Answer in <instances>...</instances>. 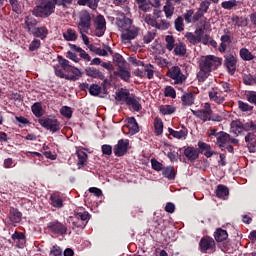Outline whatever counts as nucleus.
I'll list each match as a JSON object with an SVG mask.
<instances>
[{"label": "nucleus", "mask_w": 256, "mask_h": 256, "mask_svg": "<svg viewBox=\"0 0 256 256\" xmlns=\"http://www.w3.org/2000/svg\"><path fill=\"white\" fill-rule=\"evenodd\" d=\"M223 59L215 55L202 56L198 61L199 72L197 73L198 83H205L209 79L212 71H217L221 67Z\"/></svg>", "instance_id": "nucleus-1"}, {"label": "nucleus", "mask_w": 256, "mask_h": 256, "mask_svg": "<svg viewBox=\"0 0 256 256\" xmlns=\"http://www.w3.org/2000/svg\"><path fill=\"white\" fill-rule=\"evenodd\" d=\"M91 220V214L85 208H76L74 214L68 218V223H71L72 230L79 233L87 227V223Z\"/></svg>", "instance_id": "nucleus-2"}, {"label": "nucleus", "mask_w": 256, "mask_h": 256, "mask_svg": "<svg viewBox=\"0 0 256 256\" xmlns=\"http://www.w3.org/2000/svg\"><path fill=\"white\" fill-rule=\"evenodd\" d=\"M55 7H57L55 0H39L32 11V15L41 19H47L55 13Z\"/></svg>", "instance_id": "nucleus-3"}, {"label": "nucleus", "mask_w": 256, "mask_h": 256, "mask_svg": "<svg viewBox=\"0 0 256 256\" xmlns=\"http://www.w3.org/2000/svg\"><path fill=\"white\" fill-rule=\"evenodd\" d=\"M191 112L194 117H197V119H200L203 123H207V121H217L218 123H221V121H223L221 115L213 113L210 103H205L202 109L191 110Z\"/></svg>", "instance_id": "nucleus-4"}, {"label": "nucleus", "mask_w": 256, "mask_h": 256, "mask_svg": "<svg viewBox=\"0 0 256 256\" xmlns=\"http://www.w3.org/2000/svg\"><path fill=\"white\" fill-rule=\"evenodd\" d=\"M38 123L50 133H59L61 131V122L55 117H41L38 119Z\"/></svg>", "instance_id": "nucleus-5"}, {"label": "nucleus", "mask_w": 256, "mask_h": 256, "mask_svg": "<svg viewBox=\"0 0 256 256\" xmlns=\"http://www.w3.org/2000/svg\"><path fill=\"white\" fill-rule=\"evenodd\" d=\"M167 77L173 79L175 85H183L187 81V76L183 74L179 66H172L167 72Z\"/></svg>", "instance_id": "nucleus-6"}, {"label": "nucleus", "mask_w": 256, "mask_h": 256, "mask_svg": "<svg viewBox=\"0 0 256 256\" xmlns=\"http://www.w3.org/2000/svg\"><path fill=\"white\" fill-rule=\"evenodd\" d=\"M199 249L201 253H215L217 251L215 240L209 236L202 237L199 242Z\"/></svg>", "instance_id": "nucleus-7"}, {"label": "nucleus", "mask_w": 256, "mask_h": 256, "mask_svg": "<svg viewBox=\"0 0 256 256\" xmlns=\"http://www.w3.org/2000/svg\"><path fill=\"white\" fill-rule=\"evenodd\" d=\"M47 229L52 235H58V237H63L67 235V227L65 224L61 223L59 220L51 221L47 224Z\"/></svg>", "instance_id": "nucleus-8"}, {"label": "nucleus", "mask_w": 256, "mask_h": 256, "mask_svg": "<svg viewBox=\"0 0 256 256\" xmlns=\"http://www.w3.org/2000/svg\"><path fill=\"white\" fill-rule=\"evenodd\" d=\"M78 29L79 33H89V29H91V14L89 12L84 11L80 14Z\"/></svg>", "instance_id": "nucleus-9"}, {"label": "nucleus", "mask_w": 256, "mask_h": 256, "mask_svg": "<svg viewBox=\"0 0 256 256\" xmlns=\"http://www.w3.org/2000/svg\"><path fill=\"white\" fill-rule=\"evenodd\" d=\"M94 27H95V36L103 37L105 35V31H107V21L105 20V16L99 14L94 19Z\"/></svg>", "instance_id": "nucleus-10"}, {"label": "nucleus", "mask_w": 256, "mask_h": 256, "mask_svg": "<svg viewBox=\"0 0 256 256\" xmlns=\"http://www.w3.org/2000/svg\"><path fill=\"white\" fill-rule=\"evenodd\" d=\"M140 31L141 29L139 27L132 25L122 32L121 39L125 43H130L133 39H137V37H139Z\"/></svg>", "instance_id": "nucleus-11"}, {"label": "nucleus", "mask_w": 256, "mask_h": 256, "mask_svg": "<svg viewBox=\"0 0 256 256\" xmlns=\"http://www.w3.org/2000/svg\"><path fill=\"white\" fill-rule=\"evenodd\" d=\"M224 65L229 75H235V71H237V57H235L233 54L225 55Z\"/></svg>", "instance_id": "nucleus-12"}, {"label": "nucleus", "mask_w": 256, "mask_h": 256, "mask_svg": "<svg viewBox=\"0 0 256 256\" xmlns=\"http://www.w3.org/2000/svg\"><path fill=\"white\" fill-rule=\"evenodd\" d=\"M129 149V140L120 139L114 146V155L116 157H123Z\"/></svg>", "instance_id": "nucleus-13"}, {"label": "nucleus", "mask_w": 256, "mask_h": 256, "mask_svg": "<svg viewBox=\"0 0 256 256\" xmlns=\"http://www.w3.org/2000/svg\"><path fill=\"white\" fill-rule=\"evenodd\" d=\"M116 25L123 33V31H126V29L130 28L133 25V20H131V18H127L125 14H121L116 18Z\"/></svg>", "instance_id": "nucleus-14"}, {"label": "nucleus", "mask_w": 256, "mask_h": 256, "mask_svg": "<svg viewBox=\"0 0 256 256\" xmlns=\"http://www.w3.org/2000/svg\"><path fill=\"white\" fill-rule=\"evenodd\" d=\"M229 140H231V135L227 132L220 131L216 135V145H218L221 151H225V145L229 143Z\"/></svg>", "instance_id": "nucleus-15"}, {"label": "nucleus", "mask_w": 256, "mask_h": 256, "mask_svg": "<svg viewBox=\"0 0 256 256\" xmlns=\"http://www.w3.org/2000/svg\"><path fill=\"white\" fill-rule=\"evenodd\" d=\"M224 35L221 36L220 38V46L218 48V51L220 53H225L227 51V45H231V36H229V29H224Z\"/></svg>", "instance_id": "nucleus-16"}, {"label": "nucleus", "mask_w": 256, "mask_h": 256, "mask_svg": "<svg viewBox=\"0 0 256 256\" xmlns=\"http://www.w3.org/2000/svg\"><path fill=\"white\" fill-rule=\"evenodd\" d=\"M85 73L87 77H91L92 79H99L100 81L105 79V73L95 67H86Z\"/></svg>", "instance_id": "nucleus-17"}, {"label": "nucleus", "mask_w": 256, "mask_h": 256, "mask_svg": "<svg viewBox=\"0 0 256 256\" xmlns=\"http://www.w3.org/2000/svg\"><path fill=\"white\" fill-rule=\"evenodd\" d=\"M24 23L26 26V31H28V33L30 35H33V33L35 32V29H37V19H35L32 16H26L24 18Z\"/></svg>", "instance_id": "nucleus-18"}, {"label": "nucleus", "mask_w": 256, "mask_h": 256, "mask_svg": "<svg viewBox=\"0 0 256 256\" xmlns=\"http://www.w3.org/2000/svg\"><path fill=\"white\" fill-rule=\"evenodd\" d=\"M114 75L116 77H120V79H122V81H125L126 83H129V81H131V72L123 66L118 67L117 71L114 72Z\"/></svg>", "instance_id": "nucleus-19"}, {"label": "nucleus", "mask_w": 256, "mask_h": 256, "mask_svg": "<svg viewBox=\"0 0 256 256\" xmlns=\"http://www.w3.org/2000/svg\"><path fill=\"white\" fill-rule=\"evenodd\" d=\"M184 155L188 161L193 163L194 161H197V158L199 157V150L193 146H188L184 149Z\"/></svg>", "instance_id": "nucleus-20"}, {"label": "nucleus", "mask_w": 256, "mask_h": 256, "mask_svg": "<svg viewBox=\"0 0 256 256\" xmlns=\"http://www.w3.org/2000/svg\"><path fill=\"white\" fill-rule=\"evenodd\" d=\"M245 142L247 143L249 152L256 153V135L254 133L249 132L245 136Z\"/></svg>", "instance_id": "nucleus-21"}, {"label": "nucleus", "mask_w": 256, "mask_h": 256, "mask_svg": "<svg viewBox=\"0 0 256 256\" xmlns=\"http://www.w3.org/2000/svg\"><path fill=\"white\" fill-rule=\"evenodd\" d=\"M182 107H191L195 104V94L193 92H185L181 96Z\"/></svg>", "instance_id": "nucleus-22"}, {"label": "nucleus", "mask_w": 256, "mask_h": 256, "mask_svg": "<svg viewBox=\"0 0 256 256\" xmlns=\"http://www.w3.org/2000/svg\"><path fill=\"white\" fill-rule=\"evenodd\" d=\"M32 35L33 37L44 41V39H47V35H49V29H47L46 26L36 27L34 32H32Z\"/></svg>", "instance_id": "nucleus-23"}, {"label": "nucleus", "mask_w": 256, "mask_h": 256, "mask_svg": "<svg viewBox=\"0 0 256 256\" xmlns=\"http://www.w3.org/2000/svg\"><path fill=\"white\" fill-rule=\"evenodd\" d=\"M208 97L210 101H214V103H217V105H223V103H225V96L219 95V92H217L215 88H212V90L208 93Z\"/></svg>", "instance_id": "nucleus-24"}, {"label": "nucleus", "mask_w": 256, "mask_h": 256, "mask_svg": "<svg viewBox=\"0 0 256 256\" xmlns=\"http://www.w3.org/2000/svg\"><path fill=\"white\" fill-rule=\"evenodd\" d=\"M216 197L223 199V201L229 199V188L223 184L218 185L216 188Z\"/></svg>", "instance_id": "nucleus-25"}, {"label": "nucleus", "mask_w": 256, "mask_h": 256, "mask_svg": "<svg viewBox=\"0 0 256 256\" xmlns=\"http://www.w3.org/2000/svg\"><path fill=\"white\" fill-rule=\"evenodd\" d=\"M11 223H21L23 214L17 208H10L8 215Z\"/></svg>", "instance_id": "nucleus-26"}, {"label": "nucleus", "mask_w": 256, "mask_h": 256, "mask_svg": "<svg viewBox=\"0 0 256 256\" xmlns=\"http://www.w3.org/2000/svg\"><path fill=\"white\" fill-rule=\"evenodd\" d=\"M162 175L169 181H174L175 177H177V172L175 171V167L166 166L162 168Z\"/></svg>", "instance_id": "nucleus-27"}, {"label": "nucleus", "mask_w": 256, "mask_h": 256, "mask_svg": "<svg viewBox=\"0 0 256 256\" xmlns=\"http://www.w3.org/2000/svg\"><path fill=\"white\" fill-rule=\"evenodd\" d=\"M11 239L17 243L18 249H23L25 245V234L23 232H14L11 236Z\"/></svg>", "instance_id": "nucleus-28"}, {"label": "nucleus", "mask_w": 256, "mask_h": 256, "mask_svg": "<svg viewBox=\"0 0 256 256\" xmlns=\"http://www.w3.org/2000/svg\"><path fill=\"white\" fill-rule=\"evenodd\" d=\"M169 135L174 137V139H183V137H187L189 135V130L182 126V129L180 131H176L173 128H168Z\"/></svg>", "instance_id": "nucleus-29"}, {"label": "nucleus", "mask_w": 256, "mask_h": 256, "mask_svg": "<svg viewBox=\"0 0 256 256\" xmlns=\"http://www.w3.org/2000/svg\"><path fill=\"white\" fill-rule=\"evenodd\" d=\"M131 97V92L127 89H121L120 91L116 92L115 99L120 103H127Z\"/></svg>", "instance_id": "nucleus-30"}, {"label": "nucleus", "mask_w": 256, "mask_h": 256, "mask_svg": "<svg viewBox=\"0 0 256 256\" xmlns=\"http://www.w3.org/2000/svg\"><path fill=\"white\" fill-rule=\"evenodd\" d=\"M76 155L78 157V162H77V166L80 169H83V167H85V165H87V159H89V155L84 152V151H77Z\"/></svg>", "instance_id": "nucleus-31"}, {"label": "nucleus", "mask_w": 256, "mask_h": 256, "mask_svg": "<svg viewBox=\"0 0 256 256\" xmlns=\"http://www.w3.org/2000/svg\"><path fill=\"white\" fill-rule=\"evenodd\" d=\"M229 234L227 233V230H224L223 228H218L214 232V238L217 243H222V241H226L228 239Z\"/></svg>", "instance_id": "nucleus-32"}, {"label": "nucleus", "mask_w": 256, "mask_h": 256, "mask_svg": "<svg viewBox=\"0 0 256 256\" xmlns=\"http://www.w3.org/2000/svg\"><path fill=\"white\" fill-rule=\"evenodd\" d=\"M127 127L131 135H137V133H139V124L137 123V119H135V117L128 118Z\"/></svg>", "instance_id": "nucleus-33"}, {"label": "nucleus", "mask_w": 256, "mask_h": 256, "mask_svg": "<svg viewBox=\"0 0 256 256\" xmlns=\"http://www.w3.org/2000/svg\"><path fill=\"white\" fill-rule=\"evenodd\" d=\"M50 201L52 207H55L56 209L63 208V198L59 194H52L50 196Z\"/></svg>", "instance_id": "nucleus-34"}, {"label": "nucleus", "mask_w": 256, "mask_h": 256, "mask_svg": "<svg viewBox=\"0 0 256 256\" xmlns=\"http://www.w3.org/2000/svg\"><path fill=\"white\" fill-rule=\"evenodd\" d=\"M174 53L178 57H185L187 55V46L183 42H179L174 46Z\"/></svg>", "instance_id": "nucleus-35"}, {"label": "nucleus", "mask_w": 256, "mask_h": 256, "mask_svg": "<svg viewBox=\"0 0 256 256\" xmlns=\"http://www.w3.org/2000/svg\"><path fill=\"white\" fill-rule=\"evenodd\" d=\"M231 130L235 135H241L243 133V122L241 120H233L231 122Z\"/></svg>", "instance_id": "nucleus-36"}, {"label": "nucleus", "mask_w": 256, "mask_h": 256, "mask_svg": "<svg viewBox=\"0 0 256 256\" xmlns=\"http://www.w3.org/2000/svg\"><path fill=\"white\" fill-rule=\"evenodd\" d=\"M154 133L156 137L163 135V120L159 117L154 119Z\"/></svg>", "instance_id": "nucleus-37"}, {"label": "nucleus", "mask_w": 256, "mask_h": 256, "mask_svg": "<svg viewBox=\"0 0 256 256\" xmlns=\"http://www.w3.org/2000/svg\"><path fill=\"white\" fill-rule=\"evenodd\" d=\"M31 111L33 115H35V117H37L38 119L41 118L42 115H44L43 105L41 104V102H35L31 106Z\"/></svg>", "instance_id": "nucleus-38"}, {"label": "nucleus", "mask_w": 256, "mask_h": 256, "mask_svg": "<svg viewBox=\"0 0 256 256\" xmlns=\"http://www.w3.org/2000/svg\"><path fill=\"white\" fill-rule=\"evenodd\" d=\"M159 111L162 115H173L177 111V108L173 105H161Z\"/></svg>", "instance_id": "nucleus-39"}, {"label": "nucleus", "mask_w": 256, "mask_h": 256, "mask_svg": "<svg viewBox=\"0 0 256 256\" xmlns=\"http://www.w3.org/2000/svg\"><path fill=\"white\" fill-rule=\"evenodd\" d=\"M239 53L243 61H253V59H255L253 53H251L247 48H241Z\"/></svg>", "instance_id": "nucleus-40"}, {"label": "nucleus", "mask_w": 256, "mask_h": 256, "mask_svg": "<svg viewBox=\"0 0 256 256\" xmlns=\"http://www.w3.org/2000/svg\"><path fill=\"white\" fill-rule=\"evenodd\" d=\"M126 105H128V107H132L134 111H141L142 109L141 103L138 102L135 96H130V99L128 102H126Z\"/></svg>", "instance_id": "nucleus-41"}, {"label": "nucleus", "mask_w": 256, "mask_h": 256, "mask_svg": "<svg viewBox=\"0 0 256 256\" xmlns=\"http://www.w3.org/2000/svg\"><path fill=\"white\" fill-rule=\"evenodd\" d=\"M239 5H241V3L237 0H228L221 3V7L227 11H231L234 7H239Z\"/></svg>", "instance_id": "nucleus-42"}, {"label": "nucleus", "mask_w": 256, "mask_h": 256, "mask_svg": "<svg viewBox=\"0 0 256 256\" xmlns=\"http://www.w3.org/2000/svg\"><path fill=\"white\" fill-rule=\"evenodd\" d=\"M144 23L150 25V27H154V29L160 28L159 22H157V18L153 17L151 14H147L144 17Z\"/></svg>", "instance_id": "nucleus-43"}, {"label": "nucleus", "mask_w": 256, "mask_h": 256, "mask_svg": "<svg viewBox=\"0 0 256 256\" xmlns=\"http://www.w3.org/2000/svg\"><path fill=\"white\" fill-rule=\"evenodd\" d=\"M62 35L65 41H77V32L71 28L67 29L66 32H63Z\"/></svg>", "instance_id": "nucleus-44"}, {"label": "nucleus", "mask_w": 256, "mask_h": 256, "mask_svg": "<svg viewBox=\"0 0 256 256\" xmlns=\"http://www.w3.org/2000/svg\"><path fill=\"white\" fill-rule=\"evenodd\" d=\"M174 27L176 31L181 33V31H185V23L183 22V16H178L174 21Z\"/></svg>", "instance_id": "nucleus-45"}, {"label": "nucleus", "mask_w": 256, "mask_h": 256, "mask_svg": "<svg viewBox=\"0 0 256 256\" xmlns=\"http://www.w3.org/2000/svg\"><path fill=\"white\" fill-rule=\"evenodd\" d=\"M58 63L61 65L63 71L66 72L71 71V68L73 67L69 64V60L63 58V56H58Z\"/></svg>", "instance_id": "nucleus-46"}, {"label": "nucleus", "mask_w": 256, "mask_h": 256, "mask_svg": "<svg viewBox=\"0 0 256 256\" xmlns=\"http://www.w3.org/2000/svg\"><path fill=\"white\" fill-rule=\"evenodd\" d=\"M101 91H103V88H101L99 84H91L89 87V93L93 97H98V95H101Z\"/></svg>", "instance_id": "nucleus-47"}, {"label": "nucleus", "mask_w": 256, "mask_h": 256, "mask_svg": "<svg viewBox=\"0 0 256 256\" xmlns=\"http://www.w3.org/2000/svg\"><path fill=\"white\" fill-rule=\"evenodd\" d=\"M112 57H113V62L115 63V65H117L118 68L124 67L126 61H125V58L121 56V54L115 53Z\"/></svg>", "instance_id": "nucleus-48"}, {"label": "nucleus", "mask_w": 256, "mask_h": 256, "mask_svg": "<svg viewBox=\"0 0 256 256\" xmlns=\"http://www.w3.org/2000/svg\"><path fill=\"white\" fill-rule=\"evenodd\" d=\"M165 41H166V49L168 51H171L172 49H175V37H173V35H167L165 37Z\"/></svg>", "instance_id": "nucleus-49"}, {"label": "nucleus", "mask_w": 256, "mask_h": 256, "mask_svg": "<svg viewBox=\"0 0 256 256\" xmlns=\"http://www.w3.org/2000/svg\"><path fill=\"white\" fill-rule=\"evenodd\" d=\"M9 3L14 13H17V15H21V13H23V10L21 9V4H19V0H9Z\"/></svg>", "instance_id": "nucleus-50"}, {"label": "nucleus", "mask_w": 256, "mask_h": 256, "mask_svg": "<svg viewBox=\"0 0 256 256\" xmlns=\"http://www.w3.org/2000/svg\"><path fill=\"white\" fill-rule=\"evenodd\" d=\"M56 7H62V9H69L73 5V0H54Z\"/></svg>", "instance_id": "nucleus-51"}, {"label": "nucleus", "mask_w": 256, "mask_h": 256, "mask_svg": "<svg viewBox=\"0 0 256 256\" xmlns=\"http://www.w3.org/2000/svg\"><path fill=\"white\" fill-rule=\"evenodd\" d=\"M145 77H147V79H153L154 75H155V71L153 69H155V66H153L152 64H145Z\"/></svg>", "instance_id": "nucleus-52"}, {"label": "nucleus", "mask_w": 256, "mask_h": 256, "mask_svg": "<svg viewBox=\"0 0 256 256\" xmlns=\"http://www.w3.org/2000/svg\"><path fill=\"white\" fill-rule=\"evenodd\" d=\"M15 125H18V127H25V125H29V119L23 117V116H15Z\"/></svg>", "instance_id": "nucleus-53"}, {"label": "nucleus", "mask_w": 256, "mask_h": 256, "mask_svg": "<svg viewBox=\"0 0 256 256\" xmlns=\"http://www.w3.org/2000/svg\"><path fill=\"white\" fill-rule=\"evenodd\" d=\"M157 35V31L156 30H152L147 32L146 35H144L143 37V41L146 45H149V43H151V41H153V39H155V36Z\"/></svg>", "instance_id": "nucleus-54"}, {"label": "nucleus", "mask_w": 256, "mask_h": 256, "mask_svg": "<svg viewBox=\"0 0 256 256\" xmlns=\"http://www.w3.org/2000/svg\"><path fill=\"white\" fill-rule=\"evenodd\" d=\"M60 113L63 117H66V119H71V117H73V110H71V107L69 106H63L60 109Z\"/></svg>", "instance_id": "nucleus-55"}, {"label": "nucleus", "mask_w": 256, "mask_h": 256, "mask_svg": "<svg viewBox=\"0 0 256 256\" xmlns=\"http://www.w3.org/2000/svg\"><path fill=\"white\" fill-rule=\"evenodd\" d=\"M185 37H186L187 41H189V43H191V45H198V43H201V41L192 32H187L185 34Z\"/></svg>", "instance_id": "nucleus-56"}, {"label": "nucleus", "mask_w": 256, "mask_h": 256, "mask_svg": "<svg viewBox=\"0 0 256 256\" xmlns=\"http://www.w3.org/2000/svg\"><path fill=\"white\" fill-rule=\"evenodd\" d=\"M193 15H195L194 9H189L183 14V18L186 23H193Z\"/></svg>", "instance_id": "nucleus-57"}, {"label": "nucleus", "mask_w": 256, "mask_h": 256, "mask_svg": "<svg viewBox=\"0 0 256 256\" xmlns=\"http://www.w3.org/2000/svg\"><path fill=\"white\" fill-rule=\"evenodd\" d=\"M164 95L165 97H171V99H175L177 97V92H175V88L172 86H166Z\"/></svg>", "instance_id": "nucleus-58"}, {"label": "nucleus", "mask_w": 256, "mask_h": 256, "mask_svg": "<svg viewBox=\"0 0 256 256\" xmlns=\"http://www.w3.org/2000/svg\"><path fill=\"white\" fill-rule=\"evenodd\" d=\"M49 256H63V249L60 246L54 245L50 249Z\"/></svg>", "instance_id": "nucleus-59"}, {"label": "nucleus", "mask_w": 256, "mask_h": 256, "mask_svg": "<svg viewBox=\"0 0 256 256\" xmlns=\"http://www.w3.org/2000/svg\"><path fill=\"white\" fill-rule=\"evenodd\" d=\"M151 167L154 171H163V164L159 162L157 159L152 158L151 159Z\"/></svg>", "instance_id": "nucleus-60"}, {"label": "nucleus", "mask_w": 256, "mask_h": 256, "mask_svg": "<svg viewBox=\"0 0 256 256\" xmlns=\"http://www.w3.org/2000/svg\"><path fill=\"white\" fill-rule=\"evenodd\" d=\"M198 148H199L198 153L199 154L201 153L203 155L206 151H209L211 149V145H209L203 141H199Z\"/></svg>", "instance_id": "nucleus-61"}, {"label": "nucleus", "mask_w": 256, "mask_h": 256, "mask_svg": "<svg viewBox=\"0 0 256 256\" xmlns=\"http://www.w3.org/2000/svg\"><path fill=\"white\" fill-rule=\"evenodd\" d=\"M209 7H211V2L209 0H204L200 3L198 11H201L205 15V13L209 11Z\"/></svg>", "instance_id": "nucleus-62"}, {"label": "nucleus", "mask_w": 256, "mask_h": 256, "mask_svg": "<svg viewBox=\"0 0 256 256\" xmlns=\"http://www.w3.org/2000/svg\"><path fill=\"white\" fill-rule=\"evenodd\" d=\"M238 107L240 109V111L243 112H247V111H252L253 110V106L249 105V103L247 102H243V101H238Z\"/></svg>", "instance_id": "nucleus-63"}, {"label": "nucleus", "mask_w": 256, "mask_h": 256, "mask_svg": "<svg viewBox=\"0 0 256 256\" xmlns=\"http://www.w3.org/2000/svg\"><path fill=\"white\" fill-rule=\"evenodd\" d=\"M41 47V40L34 39L29 45V51H37Z\"/></svg>", "instance_id": "nucleus-64"}]
</instances>
